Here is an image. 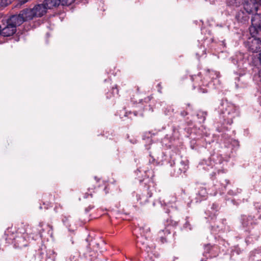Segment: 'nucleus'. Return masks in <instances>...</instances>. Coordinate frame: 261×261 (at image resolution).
Segmentation results:
<instances>
[{
  "mask_svg": "<svg viewBox=\"0 0 261 261\" xmlns=\"http://www.w3.org/2000/svg\"><path fill=\"white\" fill-rule=\"evenodd\" d=\"M220 122L225 127V125H231L233 119L240 116L239 109L226 99H222L218 107Z\"/></svg>",
  "mask_w": 261,
  "mask_h": 261,
  "instance_id": "obj_1",
  "label": "nucleus"
},
{
  "mask_svg": "<svg viewBox=\"0 0 261 261\" xmlns=\"http://www.w3.org/2000/svg\"><path fill=\"white\" fill-rule=\"evenodd\" d=\"M145 174V177L143 179H139L140 182H143L145 184L143 189L142 190L137 192L133 193V196L136 197L137 202L141 205L146 204L149 201V199L152 196L153 192L155 191L154 183L151 178H149L148 173H151L150 171L148 169L144 171Z\"/></svg>",
  "mask_w": 261,
  "mask_h": 261,
  "instance_id": "obj_2",
  "label": "nucleus"
},
{
  "mask_svg": "<svg viewBox=\"0 0 261 261\" xmlns=\"http://www.w3.org/2000/svg\"><path fill=\"white\" fill-rule=\"evenodd\" d=\"M227 161L222 155L218 153H214L212 154L207 159L201 160L198 164V168L199 169H203L205 171H209L211 169L214 170L211 174V178L215 175L216 172L218 173L222 171L224 172V164L226 163Z\"/></svg>",
  "mask_w": 261,
  "mask_h": 261,
  "instance_id": "obj_3",
  "label": "nucleus"
},
{
  "mask_svg": "<svg viewBox=\"0 0 261 261\" xmlns=\"http://www.w3.org/2000/svg\"><path fill=\"white\" fill-rule=\"evenodd\" d=\"M219 77V72L215 70L207 69L205 71L203 80L201 79L200 74L191 76L192 80L194 82L193 88L195 89L197 87H198L199 92L203 93H207L208 92L207 88H203L202 87L209 86L212 84V82H215V81L217 83H219V80H218Z\"/></svg>",
  "mask_w": 261,
  "mask_h": 261,
  "instance_id": "obj_4",
  "label": "nucleus"
},
{
  "mask_svg": "<svg viewBox=\"0 0 261 261\" xmlns=\"http://www.w3.org/2000/svg\"><path fill=\"white\" fill-rule=\"evenodd\" d=\"M257 220H261V215L257 219L251 215H243L241 216L240 221L242 227L245 231L249 233V238L257 240L260 236V231L257 230H253L255 226L258 224Z\"/></svg>",
  "mask_w": 261,
  "mask_h": 261,
  "instance_id": "obj_5",
  "label": "nucleus"
},
{
  "mask_svg": "<svg viewBox=\"0 0 261 261\" xmlns=\"http://www.w3.org/2000/svg\"><path fill=\"white\" fill-rule=\"evenodd\" d=\"M27 229H25V232L23 234H20L16 236L15 237H7L6 238V241L8 243L14 244L15 248H21L23 247H26L28 245V242L31 239V236H28Z\"/></svg>",
  "mask_w": 261,
  "mask_h": 261,
  "instance_id": "obj_6",
  "label": "nucleus"
},
{
  "mask_svg": "<svg viewBox=\"0 0 261 261\" xmlns=\"http://www.w3.org/2000/svg\"><path fill=\"white\" fill-rule=\"evenodd\" d=\"M251 21V25L249 28L250 34L261 37V14L257 13L253 14Z\"/></svg>",
  "mask_w": 261,
  "mask_h": 261,
  "instance_id": "obj_7",
  "label": "nucleus"
},
{
  "mask_svg": "<svg viewBox=\"0 0 261 261\" xmlns=\"http://www.w3.org/2000/svg\"><path fill=\"white\" fill-rule=\"evenodd\" d=\"M249 37L245 42V45L248 49L252 53H258L261 51V37L259 36H254L250 34Z\"/></svg>",
  "mask_w": 261,
  "mask_h": 261,
  "instance_id": "obj_8",
  "label": "nucleus"
},
{
  "mask_svg": "<svg viewBox=\"0 0 261 261\" xmlns=\"http://www.w3.org/2000/svg\"><path fill=\"white\" fill-rule=\"evenodd\" d=\"M168 226L164 229L159 232V236L162 243L167 242L171 237L170 227H175L178 225V222L173 220H167Z\"/></svg>",
  "mask_w": 261,
  "mask_h": 261,
  "instance_id": "obj_9",
  "label": "nucleus"
},
{
  "mask_svg": "<svg viewBox=\"0 0 261 261\" xmlns=\"http://www.w3.org/2000/svg\"><path fill=\"white\" fill-rule=\"evenodd\" d=\"M210 223L211 224V230L214 233L225 231L229 229V226L226 224L225 219H222L219 221H217L216 218L213 220L210 219Z\"/></svg>",
  "mask_w": 261,
  "mask_h": 261,
  "instance_id": "obj_10",
  "label": "nucleus"
},
{
  "mask_svg": "<svg viewBox=\"0 0 261 261\" xmlns=\"http://www.w3.org/2000/svg\"><path fill=\"white\" fill-rule=\"evenodd\" d=\"M258 4L261 5V0H246L244 4V8L248 13L256 12Z\"/></svg>",
  "mask_w": 261,
  "mask_h": 261,
  "instance_id": "obj_11",
  "label": "nucleus"
},
{
  "mask_svg": "<svg viewBox=\"0 0 261 261\" xmlns=\"http://www.w3.org/2000/svg\"><path fill=\"white\" fill-rule=\"evenodd\" d=\"M218 254V247L217 246L211 245L209 244L204 245L203 255L206 259L216 257Z\"/></svg>",
  "mask_w": 261,
  "mask_h": 261,
  "instance_id": "obj_12",
  "label": "nucleus"
},
{
  "mask_svg": "<svg viewBox=\"0 0 261 261\" xmlns=\"http://www.w3.org/2000/svg\"><path fill=\"white\" fill-rule=\"evenodd\" d=\"M208 192L204 185H199L196 188V202H200L202 200H205L207 198Z\"/></svg>",
  "mask_w": 261,
  "mask_h": 261,
  "instance_id": "obj_13",
  "label": "nucleus"
},
{
  "mask_svg": "<svg viewBox=\"0 0 261 261\" xmlns=\"http://www.w3.org/2000/svg\"><path fill=\"white\" fill-rule=\"evenodd\" d=\"M220 184L222 186V191H223V189H226L227 187L229 186L232 188L231 189H229L227 192V194L229 195L235 196L241 192V189L237 188L234 187L232 185H231L229 180L225 179L222 182H221Z\"/></svg>",
  "mask_w": 261,
  "mask_h": 261,
  "instance_id": "obj_14",
  "label": "nucleus"
},
{
  "mask_svg": "<svg viewBox=\"0 0 261 261\" xmlns=\"http://www.w3.org/2000/svg\"><path fill=\"white\" fill-rule=\"evenodd\" d=\"M34 15L36 17H41L47 13V9L43 2L42 4L35 5L33 8Z\"/></svg>",
  "mask_w": 261,
  "mask_h": 261,
  "instance_id": "obj_15",
  "label": "nucleus"
},
{
  "mask_svg": "<svg viewBox=\"0 0 261 261\" xmlns=\"http://www.w3.org/2000/svg\"><path fill=\"white\" fill-rule=\"evenodd\" d=\"M24 22V18L22 17L20 13L11 16L7 20L6 22L15 26L16 29L17 26L21 25Z\"/></svg>",
  "mask_w": 261,
  "mask_h": 261,
  "instance_id": "obj_16",
  "label": "nucleus"
},
{
  "mask_svg": "<svg viewBox=\"0 0 261 261\" xmlns=\"http://www.w3.org/2000/svg\"><path fill=\"white\" fill-rule=\"evenodd\" d=\"M38 227L43 232V237H50L53 235V226L49 224H45L43 222H40L38 225Z\"/></svg>",
  "mask_w": 261,
  "mask_h": 261,
  "instance_id": "obj_17",
  "label": "nucleus"
},
{
  "mask_svg": "<svg viewBox=\"0 0 261 261\" xmlns=\"http://www.w3.org/2000/svg\"><path fill=\"white\" fill-rule=\"evenodd\" d=\"M219 210V205L218 204L214 203L210 207V209L207 210L205 212L207 217L205 218L208 219L213 220L216 219V213Z\"/></svg>",
  "mask_w": 261,
  "mask_h": 261,
  "instance_id": "obj_18",
  "label": "nucleus"
},
{
  "mask_svg": "<svg viewBox=\"0 0 261 261\" xmlns=\"http://www.w3.org/2000/svg\"><path fill=\"white\" fill-rule=\"evenodd\" d=\"M26 229H27L28 231L29 232L28 233V236H31V239L32 240H36L38 237L40 238L43 237V232L41 231V229L38 227V225L36 227H33L32 230L31 228L28 226Z\"/></svg>",
  "mask_w": 261,
  "mask_h": 261,
  "instance_id": "obj_19",
  "label": "nucleus"
},
{
  "mask_svg": "<svg viewBox=\"0 0 261 261\" xmlns=\"http://www.w3.org/2000/svg\"><path fill=\"white\" fill-rule=\"evenodd\" d=\"M7 24L3 29L1 28V35L5 37L13 35L16 31L15 26L6 22Z\"/></svg>",
  "mask_w": 261,
  "mask_h": 261,
  "instance_id": "obj_20",
  "label": "nucleus"
},
{
  "mask_svg": "<svg viewBox=\"0 0 261 261\" xmlns=\"http://www.w3.org/2000/svg\"><path fill=\"white\" fill-rule=\"evenodd\" d=\"M148 241L147 237L145 234H142L141 233L140 236H136V243L137 246L141 249L147 248Z\"/></svg>",
  "mask_w": 261,
  "mask_h": 261,
  "instance_id": "obj_21",
  "label": "nucleus"
},
{
  "mask_svg": "<svg viewBox=\"0 0 261 261\" xmlns=\"http://www.w3.org/2000/svg\"><path fill=\"white\" fill-rule=\"evenodd\" d=\"M20 13L24 18V22L31 20L36 17L34 15V11L33 8H25L20 12Z\"/></svg>",
  "mask_w": 261,
  "mask_h": 261,
  "instance_id": "obj_22",
  "label": "nucleus"
},
{
  "mask_svg": "<svg viewBox=\"0 0 261 261\" xmlns=\"http://www.w3.org/2000/svg\"><path fill=\"white\" fill-rule=\"evenodd\" d=\"M246 11L240 10L238 11L236 15V18L238 22L241 23H245L248 21L249 19V16Z\"/></svg>",
  "mask_w": 261,
  "mask_h": 261,
  "instance_id": "obj_23",
  "label": "nucleus"
},
{
  "mask_svg": "<svg viewBox=\"0 0 261 261\" xmlns=\"http://www.w3.org/2000/svg\"><path fill=\"white\" fill-rule=\"evenodd\" d=\"M43 3L47 10L54 9L61 5L60 0H44Z\"/></svg>",
  "mask_w": 261,
  "mask_h": 261,
  "instance_id": "obj_24",
  "label": "nucleus"
},
{
  "mask_svg": "<svg viewBox=\"0 0 261 261\" xmlns=\"http://www.w3.org/2000/svg\"><path fill=\"white\" fill-rule=\"evenodd\" d=\"M192 203V200L188 199L187 201H185V205L183 206H181L180 204L178 202L176 205V207L174 208L172 206V211H173L175 209L177 208V210L180 211L181 213L184 212L185 210H187L188 208L191 206V203Z\"/></svg>",
  "mask_w": 261,
  "mask_h": 261,
  "instance_id": "obj_25",
  "label": "nucleus"
},
{
  "mask_svg": "<svg viewBox=\"0 0 261 261\" xmlns=\"http://www.w3.org/2000/svg\"><path fill=\"white\" fill-rule=\"evenodd\" d=\"M37 254L42 259L46 260L47 258V255L46 253V247L42 244L41 247H40L37 251H36Z\"/></svg>",
  "mask_w": 261,
  "mask_h": 261,
  "instance_id": "obj_26",
  "label": "nucleus"
},
{
  "mask_svg": "<svg viewBox=\"0 0 261 261\" xmlns=\"http://www.w3.org/2000/svg\"><path fill=\"white\" fill-rule=\"evenodd\" d=\"M54 197L51 195H45L43 197V205L45 209H47L51 205V200H53Z\"/></svg>",
  "mask_w": 261,
  "mask_h": 261,
  "instance_id": "obj_27",
  "label": "nucleus"
},
{
  "mask_svg": "<svg viewBox=\"0 0 261 261\" xmlns=\"http://www.w3.org/2000/svg\"><path fill=\"white\" fill-rule=\"evenodd\" d=\"M207 115V113L206 111H198L196 114V117L197 118L198 122L199 123H204Z\"/></svg>",
  "mask_w": 261,
  "mask_h": 261,
  "instance_id": "obj_28",
  "label": "nucleus"
},
{
  "mask_svg": "<svg viewBox=\"0 0 261 261\" xmlns=\"http://www.w3.org/2000/svg\"><path fill=\"white\" fill-rule=\"evenodd\" d=\"M243 251V249H241L238 245L232 247L230 250V257L232 258L236 255H238L241 254Z\"/></svg>",
  "mask_w": 261,
  "mask_h": 261,
  "instance_id": "obj_29",
  "label": "nucleus"
},
{
  "mask_svg": "<svg viewBox=\"0 0 261 261\" xmlns=\"http://www.w3.org/2000/svg\"><path fill=\"white\" fill-rule=\"evenodd\" d=\"M62 222L64 225L68 229L69 231H73V229L71 227L70 223V217L64 216L62 218Z\"/></svg>",
  "mask_w": 261,
  "mask_h": 261,
  "instance_id": "obj_30",
  "label": "nucleus"
},
{
  "mask_svg": "<svg viewBox=\"0 0 261 261\" xmlns=\"http://www.w3.org/2000/svg\"><path fill=\"white\" fill-rule=\"evenodd\" d=\"M180 169H182V172L185 173L188 168V164L187 161L181 160L179 164H177Z\"/></svg>",
  "mask_w": 261,
  "mask_h": 261,
  "instance_id": "obj_31",
  "label": "nucleus"
},
{
  "mask_svg": "<svg viewBox=\"0 0 261 261\" xmlns=\"http://www.w3.org/2000/svg\"><path fill=\"white\" fill-rule=\"evenodd\" d=\"M132 114H133L134 116H138L139 115H140V116L143 115L142 112H140L139 113V112H137L136 111L134 110L133 112H132L130 111H126L125 113L124 116L125 117H127L130 119H132Z\"/></svg>",
  "mask_w": 261,
  "mask_h": 261,
  "instance_id": "obj_32",
  "label": "nucleus"
},
{
  "mask_svg": "<svg viewBox=\"0 0 261 261\" xmlns=\"http://www.w3.org/2000/svg\"><path fill=\"white\" fill-rule=\"evenodd\" d=\"M182 173V169L181 170L180 168H178L176 165L175 168L173 169V171H171V175L173 177H178Z\"/></svg>",
  "mask_w": 261,
  "mask_h": 261,
  "instance_id": "obj_33",
  "label": "nucleus"
},
{
  "mask_svg": "<svg viewBox=\"0 0 261 261\" xmlns=\"http://www.w3.org/2000/svg\"><path fill=\"white\" fill-rule=\"evenodd\" d=\"M183 228L187 230L192 229V226L191 224H190L189 218L188 217H186L185 219V223L183 225Z\"/></svg>",
  "mask_w": 261,
  "mask_h": 261,
  "instance_id": "obj_34",
  "label": "nucleus"
},
{
  "mask_svg": "<svg viewBox=\"0 0 261 261\" xmlns=\"http://www.w3.org/2000/svg\"><path fill=\"white\" fill-rule=\"evenodd\" d=\"M61 5L62 6H69L72 5L75 0H60Z\"/></svg>",
  "mask_w": 261,
  "mask_h": 261,
  "instance_id": "obj_35",
  "label": "nucleus"
},
{
  "mask_svg": "<svg viewBox=\"0 0 261 261\" xmlns=\"http://www.w3.org/2000/svg\"><path fill=\"white\" fill-rule=\"evenodd\" d=\"M156 161L155 160V159L153 158V156H152L150 153H149V156H148V163H149V165L150 166V168L151 169L152 168V166L151 165H153L154 166L155 165V163H156Z\"/></svg>",
  "mask_w": 261,
  "mask_h": 261,
  "instance_id": "obj_36",
  "label": "nucleus"
},
{
  "mask_svg": "<svg viewBox=\"0 0 261 261\" xmlns=\"http://www.w3.org/2000/svg\"><path fill=\"white\" fill-rule=\"evenodd\" d=\"M252 259L254 261H261V252L254 253Z\"/></svg>",
  "mask_w": 261,
  "mask_h": 261,
  "instance_id": "obj_37",
  "label": "nucleus"
},
{
  "mask_svg": "<svg viewBox=\"0 0 261 261\" xmlns=\"http://www.w3.org/2000/svg\"><path fill=\"white\" fill-rule=\"evenodd\" d=\"M14 0H0V6L1 7H6L10 4Z\"/></svg>",
  "mask_w": 261,
  "mask_h": 261,
  "instance_id": "obj_38",
  "label": "nucleus"
},
{
  "mask_svg": "<svg viewBox=\"0 0 261 261\" xmlns=\"http://www.w3.org/2000/svg\"><path fill=\"white\" fill-rule=\"evenodd\" d=\"M139 229L141 231H142L145 233H147L150 231L149 227L146 225H145L144 226L140 227Z\"/></svg>",
  "mask_w": 261,
  "mask_h": 261,
  "instance_id": "obj_39",
  "label": "nucleus"
},
{
  "mask_svg": "<svg viewBox=\"0 0 261 261\" xmlns=\"http://www.w3.org/2000/svg\"><path fill=\"white\" fill-rule=\"evenodd\" d=\"M112 94L115 96V95H118L119 90L117 86H115V87H112Z\"/></svg>",
  "mask_w": 261,
  "mask_h": 261,
  "instance_id": "obj_40",
  "label": "nucleus"
},
{
  "mask_svg": "<svg viewBox=\"0 0 261 261\" xmlns=\"http://www.w3.org/2000/svg\"><path fill=\"white\" fill-rule=\"evenodd\" d=\"M94 208V206L93 205H89L87 207H86L85 209V211L86 213H89L91 210Z\"/></svg>",
  "mask_w": 261,
  "mask_h": 261,
  "instance_id": "obj_41",
  "label": "nucleus"
},
{
  "mask_svg": "<svg viewBox=\"0 0 261 261\" xmlns=\"http://www.w3.org/2000/svg\"><path fill=\"white\" fill-rule=\"evenodd\" d=\"M156 88L158 91L159 93H162V86L161 85V83H160L157 85Z\"/></svg>",
  "mask_w": 261,
  "mask_h": 261,
  "instance_id": "obj_42",
  "label": "nucleus"
},
{
  "mask_svg": "<svg viewBox=\"0 0 261 261\" xmlns=\"http://www.w3.org/2000/svg\"><path fill=\"white\" fill-rule=\"evenodd\" d=\"M188 110H183L182 111L180 112V115L182 116V117H185L187 115H188V112L187 111Z\"/></svg>",
  "mask_w": 261,
  "mask_h": 261,
  "instance_id": "obj_43",
  "label": "nucleus"
},
{
  "mask_svg": "<svg viewBox=\"0 0 261 261\" xmlns=\"http://www.w3.org/2000/svg\"><path fill=\"white\" fill-rule=\"evenodd\" d=\"M186 107L185 108L187 110H193V107L190 103H187L186 104Z\"/></svg>",
  "mask_w": 261,
  "mask_h": 261,
  "instance_id": "obj_44",
  "label": "nucleus"
},
{
  "mask_svg": "<svg viewBox=\"0 0 261 261\" xmlns=\"http://www.w3.org/2000/svg\"><path fill=\"white\" fill-rule=\"evenodd\" d=\"M180 192H181V196L183 197L182 198L186 199V197H187V195H186V194L185 193V190L181 189H180Z\"/></svg>",
  "mask_w": 261,
  "mask_h": 261,
  "instance_id": "obj_45",
  "label": "nucleus"
},
{
  "mask_svg": "<svg viewBox=\"0 0 261 261\" xmlns=\"http://www.w3.org/2000/svg\"><path fill=\"white\" fill-rule=\"evenodd\" d=\"M18 2V4L20 5H22L29 1V0H17Z\"/></svg>",
  "mask_w": 261,
  "mask_h": 261,
  "instance_id": "obj_46",
  "label": "nucleus"
},
{
  "mask_svg": "<svg viewBox=\"0 0 261 261\" xmlns=\"http://www.w3.org/2000/svg\"><path fill=\"white\" fill-rule=\"evenodd\" d=\"M39 25H40L39 22L34 23L33 24L32 26H31V28H32V29L35 28L36 27L39 26Z\"/></svg>",
  "mask_w": 261,
  "mask_h": 261,
  "instance_id": "obj_47",
  "label": "nucleus"
},
{
  "mask_svg": "<svg viewBox=\"0 0 261 261\" xmlns=\"http://www.w3.org/2000/svg\"><path fill=\"white\" fill-rule=\"evenodd\" d=\"M89 196H90L92 197V194L91 192H90V193H86L84 195V198H88Z\"/></svg>",
  "mask_w": 261,
  "mask_h": 261,
  "instance_id": "obj_48",
  "label": "nucleus"
},
{
  "mask_svg": "<svg viewBox=\"0 0 261 261\" xmlns=\"http://www.w3.org/2000/svg\"><path fill=\"white\" fill-rule=\"evenodd\" d=\"M150 100V98H149V97H147L146 98H145L144 100L145 101V102H148V101H149Z\"/></svg>",
  "mask_w": 261,
  "mask_h": 261,
  "instance_id": "obj_49",
  "label": "nucleus"
},
{
  "mask_svg": "<svg viewBox=\"0 0 261 261\" xmlns=\"http://www.w3.org/2000/svg\"><path fill=\"white\" fill-rule=\"evenodd\" d=\"M166 212L168 214H170V213H171V211L170 210H167Z\"/></svg>",
  "mask_w": 261,
  "mask_h": 261,
  "instance_id": "obj_50",
  "label": "nucleus"
},
{
  "mask_svg": "<svg viewBox=\"0 0 261 261\" xmlns=\"http://www.w3.org/2000/svg\"><path fill=\"white\" fill-rule=\"evenodd\" d=\"M239 83H236V87H237V88H239Z\"/></svg>",
  "mask_w": 261,
  "mask_h": 261,
  "instance_id": "obj_51",
  "label": "nucleus"
},
{
  "mask_svg": "<svg viewBox=\"0 0 261 261\" xmlns=\"http://www.w3.org/2000/svg\"><path fill=\"white\" fill-rule=\"evenodd\" d=\"M146 149H149L150 148L149 146L148 145L146 146Z\"/></svg>",
  "mask_w": 261,
  "mask_h": 261,
  "instance_id": "obj_52",
  "label": "nucleus"
},
{
  "mask_svg": "<svg viewBox=\"0 0 261 261\" xmlns=\"http://www.w3.org/2000/svg\"><path fill=\"white\" fill-rule=\"evenodd\" d=\"M217 131L219 132H221V129L217 128Z\"/></svg>",
  "mask_w": 261,
  "mask_h": 261,
  "instance_id": "obj_53",
  "label": "nucleus"
},
{
  "mask_svg": "<svg viewBox=\"0 0 261 261\" xmlns=\"http://www.w3.org/2000/svg\"><path fill=\"white\" fill-rule=\"evenodd\" d=\"M200 261H207L206 260L204 259V258H202Z\"/></svg>",
  "mask_w": 261,
  "mask_h": 261,
  "instance_id": "obj_54",
  "label": "nucleus"
},
{
  "mask_svg": "<svg viewBox=\"0 0 261 261\" xmlns=\"http://www.w3.org/2000/svg\"><path fill=\"white\" fill-rule=\"evenodd\" d=\"M169 204H170V203H168L167 204L165 203V205H166V206H169Z\"/></svg>",
  "mask_w": 261,
  "mask_h": 261,
  "instance_id": "obj_55",
  "label": "nucleus"
},
{
  "mask_svg": "<svg viewBox=\"0 0 261 261\" xmlns=\"http://www.w3.org/2000/svg\"><path fill=\"white\" fill-rule=\"evenodd\" d=\"M137 171L139 172H141L142 171V170H141L140 169H138Z\"/></svg>",
  "mask_w": 261,
  "mask_h": 261,
  "instance_id": "obj_56",
  "label": "nucleus"
},
{
  "mask_svg": "<svg viewBox=\"0 0 261 261\" xmlns=\"http://www.w3.org/2000/svg\"><path fill=\"white\" fill-rule=\"evenodd\" d=\"M40 209H42L43 208V207L42 205H40V207H39Z\"/></svg>",
  "mask_w": 261,
  "mask_h": 261,
  "instance_id": "obj_57",
  "label": "nucleus"
},
{
  "mask_svg": "<svg viewBox=\"0 0 261 261\" xmlns=\"http://www.w3.org/2000/svg\"><path fill=\"white\" fill-rule=\"evenodd\" d=\"M143 99H141V100H140V103H141V102H143Z\"/></svg>",
  "mask_w": 261,
  "mask_h": 261,
  "instance_id": "obj_58",
  "label": "nucleus"
},
{
  "mask_svg": "<svg viewBox=\"0 0 261 261\" xmlns=\"http://www.w3.org/2000/svg\"><path fill=\"white\" fill-rule=\"evenodd\" d=\"M136 107H140V105L139 104V105H138V106L136 105Z\"/></svg>",
  "mask_w": 261,
  "mask_h": 261,
  "instance_id": "obj_59",
  "label": "nucleus"
},
{
  "mask_svg": "<svg viewBox=\"0 0 261 261\" xmlns=\"http://www.w3.org/2000/svg\"><path fill=\"white\" fill-rule=\"evenodd\" d=\"M64 13H62V14H61V15H64Z\"/></svg>",
  "mask_w": 261,
  "mask_h": 261,
  "instance_id": "obj_60",
  "label": "nucleus"
},
{
  "mask_svg": "<svg viewBox=\"0 0 261 261\" xmlns=\"http://www.w3.org/2000/svg\"><path fill=\"white\" fill-rule=\"evenodd\" d=\"M137 90L138 91H139V87H137Z\"/></svg>",
  "mask_w": 261,
  "mask_h": 261,
  "instance_id": "obj_61",
  "label": "nucleus"
},
{
  "mask_svg": "<svg viewBox=\"0 0 261 261\" xmlns=\"http://www.w3.org/2000/svg\"><path fill=\"white\" fill-rule=\"evenodd\" d=\"M96 244L97 246V247H98V245H99L98 244Z\"/></svg>",
  "mask_w": 261,
  "mask_h": 261,
  "instance_id": "obj_62",
  "label": "nucleus"
},
{
  "mask_svg": "<svg viewBox=\"0 0 261 261\" xmlns=\"http://www.w3.org/2000/svg\"><path fill=\"white\" fill-rule=\"evenodd\" d=\"M173 111H174V109H172V111L173 112Z\"/></svg>",
  "mask_w": 261,
  "mask_h": 261,
  "instance_id": "obj_63",
  "label": "nucleus"
},
{
  "mask_svg": "<svg viewBox=\"0 0 261 261\" xmlns=\"http://www.w3.org/2000/svg\"><path fill=\"white\" fill-rule=\"evenodd\" d=\"M88 191H89V192H90V188H89V189H88Z\"/></svg>",
  "mask_w": 261,
  "mask_h": 261,
  "instance_id": "obj_64",
  "label": "nucleus"
}]
</instances>
